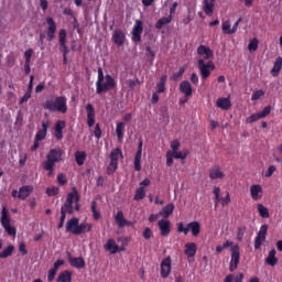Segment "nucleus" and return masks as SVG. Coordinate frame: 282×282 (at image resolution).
Listing matches in <instances>:
<instances>
[{
    "label": "nucleus",
    "mask_w": 282,
    "mask_h": 282,
    "mask_svg": "<svg viewBox=\"0 0 282 282\" xmlns=\"http://www.w3.org/2000/svg\"><path fill=\"white\" fill-rule=\"evenodd\" d=\"M25 162H28V153L20 152L19 153V165L20 166H25Z\"/></svg>",
    "instance_id": "obj_49"
},
{
    "label": "nucleus",
    "mask_w": 282,
    "mask_h": 282,
    "mask_svg": "<svg viewBox=\"0 0 282 282\" xmlns=\"http://www.w3.org/2000/svg\"><path fill=\"white\" fill-rule=\"evenodd\" d=\"M198 69L204 80L210 76V73L215 69V63L213 61L205 62L204 58L198 59Z\"/></svg>",
    "instance_id": "obj_7"
},
{
    "label": "nucleus",
    "mask_w": 282,
    "mask_h": 282,
    "mask_svg": "<svg viewBox=\"0 0 282 282\" xmlns=\"http://www.w3.org/2000/svg\"><path fill=\"white\" fill-rule=\"evenodd\" d=\"M104 248L107 252H110V254H117V252H120V247L116 243V240L111 238L108 239Z\"/></svg>",
    "instance_id": "obj_23"
},
{
    "label": "nucleus",
    "mask_w": 282,
    "mask_h": 282,
    "mask_svg": "<svg viewBox=\"0 0 282 282\" xmlns=\"http://www.w3.org/2000/svg\"><path fill=\"white\" fill-rule=\"evenodd\" d=\"M173 152H171V151H169L167 152V155H166V164L169 165V166H173Z\"/></svg>",
    "instance_id": "obj_63"
},
{
    "label": "nucleus",
    "mask_w": 282,
    "mask_h": 282,
    "mask_svg": "<svg viewBox=\"0 0 282 282\" xmlns=\"http://www.w3.org/2000/svg\"><path fill=\"white\" fill-rule=\"evenodd\" d=\"M68 263L72 265V268H76L77 270H83L85 268V259L83 258H72V256H68Z\"/></svg>",
    "instance_id": "obj_25"
},
{
    "label": "nucleus",
    "mask_w": 282,
    "mask_h": 282,
    "mask_svg": "<svg viewBox=\"0 0 282 282\" xmlns=\"http://www.w3.org/2000/svg\"><path fill=\"white\" fill-rule=\"evenodd\" d=\"M55 276H56V270L55 269L48 270L47 281H54Z\"/></svg>",
    "instance_id": "obj_64"
},
{
    "label": "nucleus",
    "mask_w": 282,
    "mask_h": 282,
    "mask_svg": "<svg viewBox=\"0 0 282 282\" xmlns=\"http://www.w3.org/2000/svg\"><path fill=\"white\" fill-rule=\"evenodd\" d=\"M58 39L59 47L63 52L64 63H67V54H69V48H67V31H65V29L59 30Z\"/></svg>",
    "instance_id": "obj_8"
},
{
    "label": "nucleus",
    "mask_w": 282,
    "mask_h": 282,
    "mask_svg": "<svg viewBox=\"0 0 282 282\" xmlns=\"http://www.w3.org/2000/svg\"><path fill=\"white\" fill-rule=\"evenodd\" d=\"M257 120H261V117H260L259 112L249 116V117L247 118V123H248V124H252V122H257Z\"/></svg>",
    "instance_id": "obj_51"
},
{
    "label": "nucleus",
    "mask_w": 282,
    "mask_h": 282,
    "mask_svg": "<svg viewBox=\"0 0 282 282\" xmlns=\"http://www.w3.org/2000/svg\"><path fill=\"white\" fill-rule=\"evenodd\" d=\"M171 21H173V15H169L166 18H161L155 24L156 30H162L164 28V25H169V23H171Z\"/></svg>",
    "instance_id": "obj_36"
},
{
    "label": "nucleus",
    "mask_w": 282,
    "mask_h": 282,
    "mask_svg": "<svg viewBox=\"0 0 282 282\" xmlns=\"http://www.w3.org/2000/svg\"><path fill=\"white\" fill-rule=\"evenodd\" d=\"M246 235V227H239L237 231L238 241H243V236Z\"/></svg>",
    "instance_id": "obj_55"
},
{
    "label": "nucleus",
    "mask_w": 282,
    "mask_h": 282,
    "mask_svg": "<svg viewBox=\"0 0 282 282\" xmlns=\"http://www.w3.org/2000/svg\"><path fill=\"white\" fill-rule=\"evenodd\" d=\"M143 197H147V191H144V187L137 188L133 200L140 202Z\"/></svg>",
    "instance_id": "obj_42"
},
{
    "label": "nucleus",
    "mask_w": 282,
    "mask_h": 282,
    "mask_svg": "<svg viewBox=\"0 0 282 282\" xmlns=\"http://www.w3.org/2000/svg\"><path fill=\"white\" fill-rule=\"evenodd\" d=\"M32 191H34V186L32 185H24L20 187L19 193H18V199L25 200L30 197L32 194Z\"/></svg>",
    "instance_id": "obj_19"
},
{
    "label": "nucleus",
    "mask_w": 282,
    "mask_h": 282,
    "mask_svg": "<svg viewBox=\"0 0 282 282\" xmlns=\"http://www.w3.org/2000/svg\"><path fill=\"white\" fill-rule=\"evenodd\" d=\"M175 160H186L188 158V150L172 152Z\"/></svg>",
    "instance_id": "obj_43"
},
{
    "label": "nucleus",
    "mask_w": 282,
    "mask_h": 282,
    "mask_svg": "<svg viewBox=\"0 0 282 282\" xmlns=\"http://www.w3.org/2000/svg\"><path fill=\"white\" fill-rule=\"evenodd\" d=\"M216 107L218 109H223V111H228L230 107H232V102L230 101V97H220L216 100Z\"/></svg>",
    "instance_id": "obj_18"
},
{
    "label": "nucleus",
    "mask_w": 282,
    "mask_h": 282,
    "mask_svg": "<svg viewBox=\"0 0 282 282\" xmlns=\"http://www.w3.org/2000/svg\"><path fill=\"white\" fill-rule=\"evenodd\" d=\"M46 41H54L56 39V22L54 18H46Z\"/></svg>",
    "instance_id": "obj_11"
},
{
    "label": "nucleus",
    "mask_w": 282,
    "mask_h": 282,
    "mask_svg": "<svg viewBox=\"0 0 282 282\" xmlns=\"http://www.w3.org/2000/svg\"><path fill=\"white\" fill-rule=\"evenodd\" d=\"M116 133L119 142H122L124 138V122H118L116 127Z\"/></svg>",
    "instance_id": "obj_37"
},
{
    "label": "nucleus",
    "mask_w": 282,
    "mask_h": 282,
    "mask_svg": "<svg viewBox=\"0 0 282 282\" xmlns=\"http://www.w3.org/2000/svg\"><path fill=\"white\" fill-rule=\"evenodd\" d=\"M221 30H223V34H234L229 20H226L225 22H223Z\"/></svg>",
    "instance_id": "obj_45"
},
{
    "label": "nucleus",
    "mask_w": 282,
    "mask_h": 282,
    "mask_svg": "<svg viewBox=\"0 0 282 282\" xmlns=\"http://www.w3.org/2000/svg\"><path fill=\"white\" fill-rule=\"evenodd\" d=\"M257 209L260 217L263 219H268V217H270V212L268 210V207L263 206V204H258Z\"/></svg>",
    "instance_id": "obj_39"
},
{
    "label": "nucleus",
    "mask_w": 282,
    "mask_h": 282,
    "mask_svg": "<svg viewBox=\"0 0 282 282\" xmlns=\"http://www.w3.org/2000/svg\"><path fill=\"white\" fill-rule=\"evenodd\" d=\"M270 111H272V107L267 106L263 108L262 111L258 112V115L260 116V118H267V116H270Z\"/></svg>",
    "instance_id": "obj_52"
},
{
    "label": "nucleus",
    "mask_w": 282,
    "mask_h": 282,
    "mask_svg": "<svg viewBox=\"0 0 282 282\" xmlns=\"http://www.w3.org/2000/svg\"><path fill=\"white\" fill-rule=\"evenodd\" d=\"M94 135L95 138H97V140H100V138H102V131L100 130L99 123L95 126Z\"/></svg>",
    "instance_id": "obj_58"
},
{
    "label": "nucleus",
    "mask_w": 282,
    "mask_h": 282,
    "mask_svg": "<svg viewBox=\"0 0 282 282\" xmlns=\"http://www.w3.org/2000/svg\"><path fill=\"white\" fill-rule=\"evenodd\" d=\"M85 158H87L85 152H76L75 154L76 162L79 166H83V164H85Z\"/></svg>",
    "instance_id": "obj_47"
},
{
    "label": "nucleus",
    "mask_w": 282,
    "mask_h": 282,
    "mask_svg": "<svg viewBox=\"0 0 282 282\" xmlns=\"http://www.w3.org/2000/svg\"><path fill=\"white\" fill-rule=\"evenodd\" d=\"M143 237L145 239H151V237H153V231L151 230V228L147 227L144 230H143Z\"/></svg>",
    "instance_id": "obj_62"
},
{
    "label": "nucleus",
    "mask_w": 282,
    "mask_h": 282,
    "mask_svg": "<svg viewBox=\"0 0 282 282\" xmlns=\"http://www.w3.org/2000/svg\"><path fill=\"white\" fill-rule=\"evenodd\" d=\"M94 225L91 223H82L74 230V235H85V232H91Z\"/></svg>",
    "instance_id": "obj_22"
},
{
    "label": "nucleus",
    "mask_w": 282,
    "mask_h": 282,
    "mask_svg": "<svg viewBox=\"0 0 282 282\" xmlns=\"http://www.w3.org/2000/svg\"><path fill=\"white\" fill-rule=\"evenodd\" d=\"M61 160H63V150L61 148L51 149L46 155V161L43 162L44 171H52V167L56 166Z\"/></svg>",
    "instance_id": "obj_4"
},
{
    "label": "nucleus",
    "mask_w": 282,
    "mask_h": 282,
    "mask_svg": "<svg viewBox=\"0 0 282 282\" xmlns=\"http://www.w3.org/2000/svg\"><path fill=\"white\" fill-rule=\"evenodd\" d=\"M262 96H265V91H263V89L256 90L251 96V100H259Z\"/></svg>",
    "instance_id": "obj_50"
},
{
    "label": "nucleus",
    "mask_w": 282,
    "mask_h": 282,
    "mask_svg": "<svg viewBox=\"0 0 282 282\" xmlns=\"http://www.w3.org/2000/svg\"><path fill=\"white\" fill-rule=\"evenodd\" d=\"M124 32L122 31H115L113 35H112V41L113 43H116V45H124Z\"/></svg>",
    "instance_id": "obj_32"
},
{
    "label": "nucleus",
    "mask_w": 282,
    "mask_h": 282,
    "mask_svg": "<svg viewBox=\"0 0 282 282\" xmlns=\"http://www.w3.org/2000/svg\"><path fill=\"white\" fill-rule=\"evenodd\" d=\"M263 241H265V235L258 232L256 240H254V249L259 250V248H261V243H263Z\"/></svg>",
    "instance_id": "obj_44"
},
{
    "label": "nucleus",
    "mask_w": 282,
    "mask_h": 282,
    "mask_svg": "<svg viewBox=\"0 0 282 282\" xmlns=\"http://www.w3.org/2000/svg\"><path fill=\"white\" fill-rule=\"evenodd\" d=\"M57 183L59 186H65L67 184V178L64 174H57Z\"/></svg>",
    "instance_id": "obj_59"
},
{
    "label": "nucleus",
    "mask_w": 282,
    "mask_h": 282,
    "mask_svg": "<svg viewBox=\"0 0 282 282\" xmlns=\"http://www.w3.org/2000/svg\"><path fill=\"white\" fill-rule=\"evenodd\" d=\"M241 259V253L239 251V246L231 247V260L229 263V270L230 272H235L237 268L239 267V261Z\"/></svg>",
    "instance_id": "obj_9"
},
{
    "label": "nucleus",
    "mask_w": 282,
    "mask_h": 282,
    "mask_svg": "<svg viewBox=\"0 0 282 282\" xmlns=\"http://www.w3.org/2000/svg\"><path fill=\"white\" fill-rule=\"evenodd\" d=\"M142 32H143L142 22L140 20H135L132 29V41L134 43H140V41H142Z\"/></svg>",
    "instance_id": "obj_12"
},
{
    "label": "nucleus",
    "mask_w": 282,
    "mask_h": 282,
    "mask_svg": "<svg viewBox=\"0 0 282 282\" xmlns=\"http://www.w3.org/2000/svg\"><path fill=\"white\" fill-rule=\"evenodd\" d=\"M90 208H91L94 219H96V220L100 219V213L96 209V202L91 203Z\"/></svg>",
    "instance_id": "obj_53"
},
{
    "label": "nucleus",
    "mask_w": 282,
    "mask_h": 282,
    "mask_svg": "<svg viewBox=\"0 0 282 282\" xmlns=\"http://www.w3.org/2000/svg\"><path fill=\"white\" fill-rule=\"evenodd\" d=\"M45 33H40V40L37 41V47H40V50H45Z\"/></svg>",
    "instance_id": "obj_57"
},
{
    "label": "nucleus",
    "mask_w": 282,
    "mask_h": 282,
    "mask_svg": "<svg viewBox=\"0 0 282 282\" xmlns=\"http://www.w3.org/2000/svg\"><path fill=\"white\" fill-rule=\"evenodd\" d=\"M282 69V57H278L273 64V68L271 69V75L276 78Z\"/></svg>",
    "instance_id": "obj_34"
},
{
    "label": "nucleus",
    "mask_w": 282,
    "mask_h": 282,
    "mask_svg": "<svg viewBox=\"0 0 282 282\" xmlns=\"http://www.w3.org/2000/svg\"><path fill=\"white\" fill-rule=\"evenodd\" d=\"M203 10L207 17H213L215 10V0H204Z\"/></svg>",
    "instance_id": "obj_26"
},
{
    "label": "nucleus",
    "mask_w": 282,
    "mask_h": 282,
    "mask_svg": "<svg viewBox=\"0 0 282 282\" xmlns=\"http://www.w3.org/2000/svg\"><path fill=\"white\" fill-rule=\"evenodd\" d=\"M32 54H34V50L29 48L24 52L25 63H32Z\"/></svg>",
    "instance_id": "obj_54"
},
{
    "label": "nucleus",
    "mask_w": 282,
    "mask_h": 282,
    "mask_svg": "<svg viewBox=\"0 0 282 282\" xmlns=\"http://www.w3.org/2000/svg\"><path fill=\"white\" fill-rule=\"evenodd\" d=\"M120 158H122V150L117 148V149L111 151V153H110V163L107 167V174L108 175H113V173H116V171L118 170V160H120Z\"/></svg>",
    "instance_id": "obj_6"
},
{
    "label": "nucleus",
    "mask_w": 282,
    "mask_h": 282,
    "mask_svg": "<svg viewBox=\"0 0 282 282\" xmlns=\"http://www.w3.org/2000/svg\"><path fill=\"white\" fill-rule=\"evenodd\" d=\"M164 91H166V75H162L156 84V94H164Z\"/></svg>",
    "instance_id": "obj_35"
},
{
    "label": "nucleus",
    "mask_w": 282,
    "mask_h": 282,
    "mask_svg": "<svg viewBox=\"0 0 282 282\" xmlns=\"http://www.w3.org/2000/svg\"><path fill=\"white\" fill-rule=\"evenodd\" d=\"M219 193H221V189L219 187H214L215 206H218L219 204Z\"/></svg>",
    "instance_id": "obj_61"
},
{
    "label": "nucleus",
    "mask_w": 282,
    "mask_h": 282,
    "mask_svg": "<svg viewBox=\"0 0 282 282\" xmlns=\"http://www.w3.org/2000/svg\"><path fill=\"white\" fill-rule=\"evenodd\" d=\"M43 108L47 111H59V113H67V98L59 96L55 98V102L52 100H46L43 104Z\"/></svg>",
    "instance_id": "obj_3"
},
{
    "label": "nucleus",
    "mask_w": 282,
    "mask_h": 282,
    "mask_svg": "<svg viewBox=\"0 0 282 282\" xmlns=\"http://www.w3.org/2000/svg\"><path fill=\"white\" fill-rule=\"evenodd\" d=\"M209 177L212 180H224L226 177V174L224 171H221V167L219 165H215L214 167L209 169Z\"/></svg>",
    "instance_id": "obj_20"
},
{
    "label": "nucleus",
    "mask_w": 282,
    "mask_h": 282,
    "mask_svg": "<svg viewBox=\"0 0 282 282\" xmlns=\"http://www.w3.org/2000/svg\"><path fill=\"white\" fill-rule=\"evenodd\" d=\"M86 111H87V124L88 127H94V124H96V111L94 110V106L91 104H87Z\"/></svg>",
    "instance_id": "obj_16"
},
{
    "label": "nucleus",
    "mask_w": 282,
    "mask_h": 282,
    "mask_svg": "<svg viewBox=\"0 0 282 282\" xmlns=\"http://www.w3.org/2000/svg\"><path fill=\"white\" fill-rule=\"evenodd\" d=\"M158 226L161 231V237H169V235H171V220L161 219L159 220Z\"/></svg>",
    "instance_id": "obj_15"
},
{
    "label": "nucleus",
    "mask_w": 282,
    "mask_h": 282,
    "mask_svg": "<svg viewBox=\"0 0 282 282\" xmlns=\"http://www.w3.org/2000/svg\"><path fill=\"white\" fill-rule=\"evenodd\" d=\"M58 187L53 186V187H47L46 188V195H48V197H54L56 195H58Z\"/></svg>",
    "instance_id": "obj_48"
},
{
    "label": "nucleus",
    "mask_w": 282,
    "mask_h": 282,
    "mask_svg": "<svg viewBox=\"0 0 282 282\" xmlns=\"http://www.w3.org/2000/svg\"><path fill=\"white\" fill-rule=\"evenodd\" d=\"M57 282H72V272L66 270L59 273L57 276Z\"/></svg>",
    "instance_id": "obj_38"
},
{
    "label": "nucleus",
    "mask_w": 282,
    "mask_h": 282,
    "mask_svg": "<svg viewBox=\"0 0 282 282\" xmlns=\"http://www.w3.org/2000/svg\"><path fill=\"white\" fill-rule=\"evenodd\" d=\"M180 91L181 94H184L185 98H191V96H193V87L191 86V82H182L180 84Z\"/></svg>",
    "instance_id": "obj_21"
},
{
    "label": "nucleus",
    "mask_w": 282,
    "mask_h": 282,
    "mask_svg": "<svg viewBox=\"0 0 282 282\" xmlns=\"http://www.w3.org/2000/svg\"><path fill=\"white\" fill-rule=\"evenodd\" d=\"M250 195L253 202H259L263 198V187H261L259 184L251 185Z\"/></svg>",
    "instance_id": "obj_13"
},
{
    "label": "nucleus",
    "mask_w": 282,
    "mask_h": 282,
    "mask_svg": "<svg viewBox=\"0 0 282 282\" xmlns=\"http://www.w3.org/2000/svg\"><path fill=\"white\" fill-rule=\"evenodd\" d=\"M97 73H98V77L96 82V94L100 95L116 87V79H113L111 75L105 76V73L102 72L101 67L97 69Z\"/></svg>",
    "instance_id": "obj_2"
},
{
    "label": "nucleus",
    "mask_w": 282,
    "mask_h": 282,
    "mask_svg": "<svg viewBox=\"0 0 282 282\" xmlns=\"http://www.w3.org/2000/svg\"><path fill=\"white\" fill-rule=\"evenodd\" d=\"M184 72H185L184 67H181L178 72L173 74V77H172L173 80H180V78H182V76L184 75Z\"/></svg>",
    "instance_id": "obj_60"
},
{
    "label": "nucleus",
    "mask_w": 282,
    "mask_h": 282,
    "mask_svg": "<svg viewBox=\"0 0 282 282\" xmlns=\"http://www.w3.org/2000/svg\"><path fill=\"white\" fill-rule=\"evenodd\" d=\"M13 252H14V246L10 245L0 252V259H8V257H12Z\"/></svg>",
    "instance_id": "obj_40"
},
{
    "label": "nucleus",
    "mask_w": 282,
    "mask_h": 282,
    "mask_svg": "<svg viewBox=\"0 0 282 282\" xmlns=\"http://www.w3.org/2000/svg\"><path fill=\"white\" fill-rule=\"evenodd\" d=\"M188 232H192L193 237H197L202 232V225L198 221H192L187 224Z\"/></svg>",
    "instance_id": "obj_27"
},
{
    "label": "nucleus",
    "mask_w": 282,
    "mask_h": 282,
    "mask_svg": "<svg viewBox=\"0 0 282 282\" xmlns=\"http://www.w3.org/2000/svg\"><path fill=\"white\" fill-rule=\"evenodd\" d=\"M80 196H78V191L76 187H73L72 192L68 193L65 204L61 208V218L59 221L65 224V218L67 217V213L72 215L74 210H80Z\"/></svg>",
    "instance_id": "obj_1"
},
{
    "label": "nucleus",
    "mask_w": 282,
    "mask_h": 282,
    "mask_svg": "<svg viewBox=\"0 0 282 282\" xmlns=\"http://www.w3.org/2000/svg\"><path fill=\"white\" fill-rule=\"evenodd\" d=\"M115 220L119 228H124V226H131V221L124 218V214L121 210L117 212Z\"/></svg>",
    "instance_id": "obj_24"
},
{
    "label": "nucleus",
    "mask_w": 282,
    "mask_h": 282,
    "mask_svg": "<svg viewBox=\"0 0 282 282\" xmlns=\"http://www.w3.org/2000/svg\"><path fill=\"white\" fill-rule=\"evenodd\" d=\"M185 254L191 259L197 254V245L195 242H188L185 245Z\"/></svg>",
    "instance_id": "obj_30"
},
{
    "label": "nucleus",
    "mask_w": 282,
    "mask_h": 282,
    "mask_svg": "<svg viewBox=\"0 0 282 282\" xmlns=\"http://www.w3.org/2000/svg\"><path fill=\"white\" fill-rule=\"evenodd\" d=\"M248 50L249 52H257V50H259V40H257V37L250 40L248 44Z\"/></svg>",
    "instance_id": "obj_46"
},
{
    "label": "nucleus",
    "mask_w": 282,
    "mask_h": 282,
    "mask_svg": "<svg viewBox=\"0 0 282 282\" xmlns=\"http://www.w3.org/2000/svg\"><path fill=\"white\" fill-rule=\"evenodd\" d=\"M177 232H183L184 235H188V225L184 227V223L177 224Z\"/></svg>",
    "instance_id": "obj_56"
},
{
    "label": "nucleus",
    "mask_w": 282,
    "mask_h": 282,
    "mask_svg": "<svg viewBox=\"0 0 282 282\" xmlns=\"http://www.w3.org/2000/svg\"><path fill=\"white\" fill-rule=\"evenodd\" d=\"M0 224L10 237H17V228L10 226V215L6 207L2 208Z\"/></svg>",
    "instance_id": "obj_5"
},
{
    "label": "nucleus",
    "mask_w": 282,
    "mask_h": 282,
    "mask_svg": "<svg viewBox=\"0 0 282 282\" xmlns=\"http://www.w3.org/2000/svg\"><path fill=\"white\" fill-rule=\"evenodd\" d=\"M197 54L198 56H202L203 61H210V58L214 56L213 50L203 44L197 47Z\"/></svg>",
    "instance_id": "obj_14"
},
{
    "label": "nucleus",
    "mask_w": 282,
    "mask_h": 282,
    "mask_svg": "<svg viewBox=\"0 0 282 282\" xmlns=\"http://www.w3.org/2000/svg\"><path fill=\"white\" fill-rule=\"evenodd\" d=\"M173 210H175V205L172 203L167 204L165 207L162 208L160 213L161 217H164V219H169L171 215H173Z\"/></svg>",
    "instance_id": "obj_31"
},
{
    "label": "nucleus",
    "mask_w": 282,
    "mask_h": 282,
    "mask_svg": "<svg viewBox=\"0 0 282 282\" xmlns=\"http://www.w3.org/2000/svg\"><path fill=\"white\" fill-rule=\"evenodd\" d=\"M66 123L63 120H58L55 124V138L56 140H63V129H65Z\"/></svg>",
    "instance_id": "obj_29"
},
{
    "label": "nucleus",
    "mask_w": 282,
    "mask_h": 282,
    "mask_svg": "<svg viewBox=\"0 0 282 282\" xmlns=\"http://www.w3.org/2000/svg\"><path fill=\"white\" fill-rule=\"evenodd\" d=\"M47 129H50V121H42V129L35 134L36 142H41V140L47 138Z\"/></svg>",
    "instance_id": "obj_17"
},
{
    "label": "nucleus",
    "mask_w": 282,
    "mask_h": 282,
    "mask_svg": "<svg viewBox=\"0 0 282 282\" xmlns=\"http://www.w3.org/2000/svg\"><path fill=\"white\" fill-rule=\"evenodd\" d=\"M142 160V151H137L134 156V171H142V166L140 165V162Z\"/></svg>",
    "instance_id": "obj_41"
},
{
    "label": "nucleus",
    "mask_w": 282,
    "mask_h": 282,
    "mask_svg": "<svg viewBox=\"0 0 282 282\" xmlns=\"http://www.w3.org/2000/svg\"><path fill=\"white\" fill-rule=\"evenodd\" d=\"M278 259H276V249H272L270 252H269V256L267 257L265 259V263L268 265H271V268H274V265H276L278 263Z\"/></svg>",
    "instance_id": "obj_33"
},
{
    "label": "nucleus",
    "mask_w": 282,
    "mask_h": 282,
    "mask_svg": "<svg viewBox=\"0 0 282 282\" xmlns=\"http://www.w3.org/2000/svg\"><path fill=\"white\" fill-rule=\"evenodd\" d=\"M79 224H80V220L76 217L69 219L66 223V232H72V235H74V231L78 228Z\"/></svg>",
    "instance_id": "obj_28"
},
{
    "label": "nucleus",
    "mask_w": 282,
    "mask_h": 282,
    "mask_svg": "<svg viewBox=\"0 0 282 282\" xmlns=\"http://www.w3.org/2000/svg\"><path fill=\"white\" fill-rule=\"evenodd\" d=\"M171 270H173V261L171 260V256H167L161 262V271H160L161 278L169 279L171 274Z\"/></svg>",
    "instance_id": "obj_10"
}]
</instances>
